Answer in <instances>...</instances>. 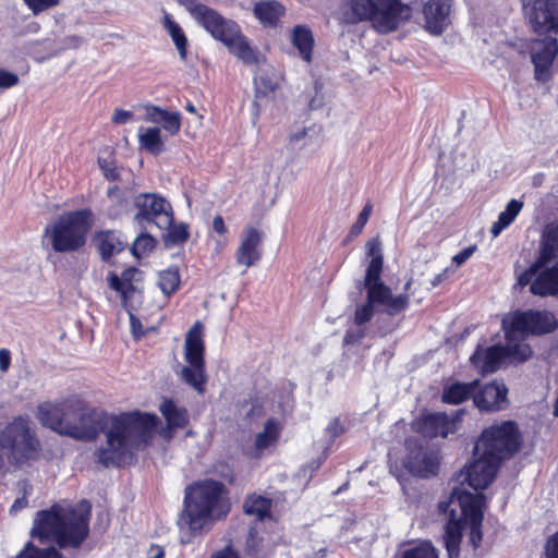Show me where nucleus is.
<instances>
[{
  "mask_svg": "<svg viewBox=\"0 0 558 558\" xmlns=\"http://www.w3.org/2000/svg\"><path fill=\"white\" fill-rule=\"evenodd\" d=\"M73 408L80 417L76 425L64 428L63 436L75 440L95 441L106 436V446L95 451L96 462L104 468H122L135 460V451L144 448L153 438L160 418L155 413L138 410L110 415L105 410L76 403Z\"/></svg>",
  "mask_w": 558,
  "mask_h": 558,
  "instance_id": "1",
  "label": "nucleus"
},
{
  "mask_svg": "<svg viewBox=\"0 0 558 558\" xmlns=\"http://www.w3.org/2000/svg\"><path fill=\"white\" fill-rule=\"evenodd\" d=\"M473 456L478 457L452 478L459 485L452 487L447 500L439 501L438 512L446 514L449 507L457 504L463 513L465 526L470 527L469 543L473 549H477L483 539L485 505V495L481 490L488 487V427L482 429L474 446Z\"/></svg>",
  "mask_w": 558,
  "mask_h": 558,
  "instance_id": "2",
  "label": "nucleus"
},
{
  "mask_svg": "<svg viewBox=\"0 0 558 558\" xmlns=\"http://www.w3.org/2000/svg\"><path fill=\"white\" fill-rule=\"evenodd\" d=\"M232 509L229 489L215 478L197 480L184 489L178 525L192 537L203 536L220 521H225Z\"/></svg>",
  "mask_w": 558,
  "mask_h": 558,
  "instance_id": "3",
  "label": "nucleus"
},
{
  "mask_svg": "<svg viewBox=\"0 0 558 558\" xmlns=\"http://www.w3.org/2000/svg\"><path fill=\"white\" fill-rule=\"evenodd\" d=\"M92 505L83 499L76 506L52 504L35 513L32 538L45 544L54 541L61 548H78L89 535Z\"/></svg>",
  "mask_w": 558,
  "mask_h": 558,
  "instance_id": "4",
  "label": "nucleus"
},
{
  "mask_svg": "<svg viewBox=\"0 0 558 558\" xmlns=\"http://www.w3.org/2000/svg\"><path fill=\"white\" fill-rule=\"evenodd\" d=\"M178 2L186 9L198 25L214 39L222 43L230 53L243 63L252 65L259 62L258 50L250 45L235 21L225 17L217 10L197 0H178Z\"/></svg>",
  "mask_w": 558,
  "mask_h": 558,
  "instance_id": "5",
  "label": "nucleus"
},
{
  "mask_svg": "<svg viewBox=\"0 0 558 558\" xmlns=\"http://www.w3.org/2000/svg\"><path fill=\"white\" fill-rule=\"evenodd\" d=\"M41 442L27 415H17L0 430V470L5 457L13 466L21 468L41 458Z\"/></svg>",
  "mask_w": 558,
  "mask_h": 558,
  "instance_id": "6",
  "label": "nucleus"
},
{
  "mask_svg": "<svg viewBox=\"0 0 558 558\" xmlns=\"http://www.w3.org/2000/svg\"><path fill=\"white\" fill-rule=\"evenodd\" d=\"M94 223L95 215L90 208L66 211L46 227L44 238L49 240L56 253L78 252L86 245Z\"/></svg>",
  "mask_w": 558,
  "mask_h": 558,
  "instance_id": "7",
  "label": "nucleus"
},
{
  "mask_svg": "<svg viewBox=\"0 0 558 558\" xmlns=\"http://www.w3.org/2000/svg\"><path fill=\"white\" fill-rule=\"evenodd\" d=\"M348 5L353 23L368 21L381 34L395 32L412 16V8L401 0H348Z\"/></svg>",
  "mask_w": 558,
  "mask_h": 558,
  "instance_id": "8",
  "label": "nucleus"
},
{
  "mask_svg": "<svg viewBox=\"0 0 558 558\" xmlns=\"http://www.w3.org/2000/svg\"><path fill=\"white\" fill-rule=\"evenodd\" d=\"M205 350L204 325L196 320L185 336L184 360L187 365L182 367L180 378L201 396L205 393L208 381Z\"/></svg>",
  "mask_w": 558,
  "mask_h": 558,
  "instance_id": "9",
  "label": "nucleus"
},
{
  "mask_svg": "<svg viewBox=\"0 0 558 558\" xmlns=\"http://www.w3.org/2000/svg\"><path fill=\"white\" fill-rule=\"evenodd\" d=\"M366 290V302L354 311V324L363 326L368 323L375 312L376 305L386 306V313L395 316L407 311L410 306V298L407 293L392 295L391 288L386 283L364 282Z\"/></svg>",
  "mask_w": 558,
  "mask_h": 558,
  "instance_id": "10",
  "label": "nucleus"
},
{
  "mask_svg": "<svg viewBox=\"0 0 558 558\" xmlns=\"http://www.w3.org/2000/svg\"><path fill=\"white\" fill-rule=\"evenodd\" d=\"M506 338L511 340L514 335L521 338L527 336H543L554 332L558 328L556 316L546 310H527L515 312L509 323L504 319Z\"/></svg>",
  "mask_w": 558,
  "mask_h": 558,
  "instance_id": "11",
  "label": "nucleus"
},
{
  "mask_svg": "<svg viewBox=\"0 0 558 558\" xmlns=\"http://www.w3.org/2000/svg\"><path fill=\"white\" fill-rule=\"evenodd\" d=\"M84 403L78 396H70L58 403L45 402L38 405L37 416L43 426L63 436L64 428L76 425L80 414L73 409Z\"/></svg>",
  "mask_w": 558,
  "mask_h": 558,
  "instance_id": "12",
  "label": "nucleus"
},
{
  "mask_svg": "<svg viewBox=\"0 0 558 558\" xmlns=\"http://www.w3.org/2000/svg\"><path fill=\"white\" fill-rule=\"evenodd\" d=\"M137 209L134 220L143 225L154 222L160 229L173 222V211L170 203L157 193H140L133 202Z\"/></svg>",
  "mask_w": 558,
  "mask_h": 558,
  "instance_id": "13",
  "label": "nucleus"
},
{
  "mask_svg": "<svg viewBox=\"0 0 558 558\" xmlns=\"http://www.w3.org/2000/svg\"><path fill=\"white\" fill-rule=\"evenodd\" d=\"M547 265L537 259L525 269L518 278V283L522 287L530 284V291L538 296H555L558 299V262L551 267L539 270Z\"/></svg>",
  "mask_w": 558,
  "mask_h": 558,
  "instance_id": "14",
  "label": "nucleus"
},
{
  "mask_svg": "<svg viewBox=\"0 0 558 558\" xmlns=\"http://www.w3.org/2000/svg\"><path fill=\"white\" fill-rule=\"evenodd\" d=\"M523 9L533 33L558 34V0H523Z\"/></svg>",
  "mask_w": 558,
  "mask_h": 558,
  "instance_id": "15",
  "label": "nucleus"
},
{
  "mask_svg": "<svg viewBox=\"0 0 558 558\" xmlns=\"http://www.w3.org/2000/svg\"><path fill=\"white\" fill-rule=\"evenodd\" d=\"M463 413V410H458L449 416L445 412H423L412 422V429L424 438H446L458 429Z\"/></svg>",
  "mask_w": 558,
  "mask_h": 558,
  "instance_id": "16",
  "label": "nucleus"
},
{
  "mask_svg": "<svg viewBox=\"0 0 558 558\" xmlns=\"http://www.w3.org/2000/svg\"><path fill=\"white\" fill-rule=\"evenodd\" d=\"M137 271V268L129 267L121 272V276H118L116 272H110L108 275V284L110 289L120 294L121 304L130 315L132 332L135 337L138 338L144 336L145 332L143 330V325L140 318L133 314V298L137 293L133 281Z\"/></svg>",
  "mask_w": 558,
  "mask_h": 558,
  "instance_id": "17",
  "label": "nucleus"
},
{
  "mask_svg": "<svg viewBox=\"0 0 558 558\" xmlns=\"http://www.w3.org/2000/svg\"><path fill=\"white\" fill-rule=\"evenodd\" d=\"M544 38H534L530 43L531 61L534 65V78L541 83L551 80V68L558 56V40L549 35Z\"/></svg>",
  "mask_w": 558,
  "mask_h": 558,
  "instance_id": "18",
  "label": "nucleus"
},
{
  "mask_svg": "<svg viewBox=\"0 0 558 558\" xmlns=\"http://www.w3.org/2000/svg\"><path fill=\"white\" fill-rule=\"evenodd\" d=\"M523 441V434L515 421L490 425V449L504 458H513L521 450Z\"/></svg>",
  "mask_w": 558,
  "mask_h": 558,
  "instance_id": "19",
  "label": "nucleus"
},
{
  "mask_svg": "<svg viewBox=\"0 0 558 558\" xmlns=\"http://www.w3.org/2000/svg\"><path fill=\"white\" fill-rule=\"evenodd\" d=\"M410 474L420 478H429L438 475L440 469L439 454L424 446L409 448L403 462Z\"/></svg>",
  "mask_w": 558,
  "mask_h": 558,
  "instance_id": "20",
  "label": "nucleus"
},
{
  "mask_svg": "<svg viewBox=\"0 0 558 558\" xmlns=\"http://www.w3.org/2000/svg\"><path fill=\"white\" fill-rule=\"evenodd\" d=\"M518 335L508 340L506 345H490V373L510 364H521L532 356V348L527 343H511Z\"/></svg>",
  "mask_w": 558,
  "mask_h": 558,
  "instance_id": "21",
  "label": "nucleus"
},
{
  "mask_svg": "<svg viewBox=\"0 0 558 558\" xmlns=\"http://www.w3.org/2000/svg\"><path fill=\"white\" fill-rule=\"evenodd\" d=\"M235 262L246 269L256 265L263 257V232L253 226H247L234 254Z\"/></svg>",
  "mask_w": 558,
  "mask_h": 558,
  "instance_id": "22",
  "label": "nucleus"
},
{
  "mask_svg": "<svg viewBox=\"0 0 558 558\" xmlns=\"http://www.w3.org/2000/svg\"><path fill=\"white\" fill-rule=\"evenodd\" d=\"M451 0H428L423 5L425 29L432 35H441L450 24Z\"/></svg>",
  "mask_w": 558,
  "mask_h": 558,
  "instance_id": "23",
  "label": "nucleus"
},
{
  "mask_svg": "<svg viewBox=\"0 0 558 558\" xmlns=\"http://www.w3.org/2000/svg\"><path fill=\"white\" fill-rule=\"evenodd\" d=\"M447 513L449 518L444 526L442 544L448 558H460L461 543L465 530L463 513L460 511V515H458L456 509L450 507Z\"/></svg>",
  "mask_w": 558,
  "mask_h": 558,
  "instance_id": "24",
  "label": "nucleus"
},
{
  "mask_svg": "<svg viewBox=\"0 0 558 558\" xmlns=\"http://www.w3.org/2000/svg\"><path fill=\"white\" fill-rule=\"evenodd\" d=\"M286 12V7L277 0H259L253 7L254 16L264 27L269 28L278 27Z\"/></svg>",
  "mask_w": 558,
  "mask_h": 558,
  "instance_id": "25",
  "label": "nucleus"
},
{
  "mask_svg": "<svg viewBox=\"0 0 558 558\" xmlns=\"http://www.w3.org/2000/svg\"><path fill=\"white\" fill-rule=\"evenodd\" d=\"M94 243L101 259L106 262L123 252L128 246V242L122 240L120 234L114 230H101L96 232Z\"/></svg>",
  "mask_w": 558,
  "mask_h": 558,
  "instance_id": "26",
  "label": "nucleus"
},
{
  "mask_svg": "<svg viewBox=\"0 0 558 558\" xmlns=\"http://www.w3.org/2000/svg\"><path fill=\"white\" fill-rule=\"evenodd\" d=\"M366 253L371 260L366 267L364 282L385 283L381 279L384 269V256L379 238H373L366 243Z\"/></svg>",
  "mask_w": 558,
  "mask_h": 558,
  "instance_id": "27",
  "label": "nucleus"
},
{
  "mask_svg": "<svg viewBox=\"0 0 558 558\" xmlns=\"http://www.w3.org/2000/svg\"><path fill=\"white\" fill-rule=\"evenodd\" d=\"M159 411L168 429H183L190 424V414L185 407H178L171 398H163Z\"/></svg>",
  "mask_w": 558,
  "mask_h": 558,
  "instance_id": "28",
  "label": "nucleus"
},
{
  "mask_svg": "<svg viewBox=\"0 0 558 558\" xmlns=\"http://www.w3.org/2000/svg\"><path fill=\"white\" fill-rule=\"evenodd\" d=\"M282 426L274 417L268 418L262 432L255 436L254 440V458H260L263 451L271 446H275L281 435Z\"/></svg>",
  "mask_w": 558,
  "mask_h": 558,
  "instance_id": "29",
  "label": "nucleus"
},
{
  "mask_svg": "<svg viewBox=\"0 0 558 558\" xmlns=\"http://www.w3.org/2000/svg\"><path fill=\"white\" fill-rule=\"evenodd\" d=\"M272 500L256 493L248 494L243 501V512L246 515H253L258 521H264L270 517Z\"/></svg>",
  "mask_w": 558,
  "mask_h": 558,
  "instance_id": "30",
  "label": "nucleus"
},
{
  "mask_svg": "<svg viewBox=\"0 0 558 558\" xmlns=\"http://www.w3.org/2000/svg\"><path fill=\"white\" fill-rule=\"evenodd\" d=\"M291 41L293 47L299 50L302 59L306 62H311L315 45L312 31L304 25L294 26L292 29Z\"/></svg>",
  "mask_w": 558,
  "mask_h": 558,
  "instance_id": "31",
  "label": "nucleus"
},
{
  "mask_svg": "<svg viewBox=\"0 0 558 558\" xmlns=\"http://www.w3.org/2000/svg\"><path fill=\"white\" fill-rule=\"evenodd\" d=\"M477 386L478 380L471 383H453L444 388L441 400L447 404H460L471 398Z\"/></svg>",
  "mask_w": 558,
  "mask_h": 558,
  "instance_id": "32",
  "label": "nucleus"
},
{
  "mask_svg": "<svg viewBox=\"0 0 558 558\" xmlns=\"http://www.w3.org/2000/svg\"><path fill=\"white\" fill-rule=\"evenodd\" d=\"M395 558H440V555L430 539H417L409 542V547L400 550Z\"/></svg>",
  "mask_w": 558,
  "mask_h": 558,
  "instance_id": "33",
  "label": "nucleus"
},
{
  "mask_svg": "<svg viewBox=\"0 0 558 558\" xmlns=\"http://www.w3.org/2000/svg\"><path fill=\"white\" fill-rule=\"evenodd\" d=\"M162 26L171 37L173 44L175 45L180 58L182 60H185L187 57L189 41L184 31L167 12L162 17Z\"/></svg>",
  "mask_w": 558,
  "mask_h": 558,
  "instance_id": "34",
  "label": "nucleus"
},
{
  "mask_svg": "<svg viewBox=\"0 0 558 558\" xmlns=\"http://www.w3.org/2000/svg\"><path fill=\"white\" fill-rule=\"evenodd\" d=\"M279 87L278 82L269 73H262L254 77V102L253 107L256 109V114L260 110L259 100L270 97Z\"/></svg>",
  "mask_w": 558,
  "mask_h": 558,
  "instance_id": "35",
  "label": "nucleus"
},
{
  "mask_svg": "<svg viewBox=\"0 0 558 558\" xmlns=\"http://www.w3.org/2000/svg\"><path fill=\"white\" fill-rule=\"evenodd\" d=\"M538 257L546 264L558 258V225L548 226L544 231Z\"/></svg>",
  "mask_w": 558,
  "mask_h": 558,
  "instance_id": "36",
  "label": "nucleus"
},
{
  "mask_svg": "<svg viewBox=\"0 0 558 558\" xmlns=\"http://www.w3.org/2000/svg\"><path fill=\"white\" fill-rule=\"evenodd\" d=\"M523 207V203L517 199H511L504 211L498 216V220L494 222L490 228V232L494 236H497L504 229L509 227L515 217L519 215Z\"/></svg>",
  "mask_w": 558,
  "mask_h": 558,
  "instance_id": "37",
  "label": "nucleus"
},
{
  "mask_svg": "<svg viewBox=\"0 0 558 558\" xmlns=\"http://www.w3.org/2000/svg\"><path fill=\"white\" fill-rule=\"evenodd\" d=\"M140 145L155 156L162 153L165 150V143L161 140L160 130L158 128H148L144 133L140 134Z\"/></svg>",
  "mask_w": 558,
  "mask_h": 558,
  "instance_id": "38",
  "label": "nucleus"
},
{
  "mask_svg": "<svg viewBox=\"0 0 558 558\" xmlns=\"http://www.w3.org/2000/svg\"><path fill=\"white\" fill-rule=\"evenodd\" d=\"M181 283V277L178 267L172 266L159 272L158 286L163 294L171 295L175 293Z\"/></svg>",
  "mask_w": 558,
  "mask_h": 558,
  "instance_id": "39",
  "label": "nucleus"
},
{
  "mask_svg": "<svg viewBox=\"0 0 558 558\" xmlns=\"http://www.w3.org/2000/svg\"><path fill=\"white\" fill-rule=\"evenodd\" d=\"M16 558H62V554L53 546L39 548L29 541L16 555Z\"/></svg>",
  "mask_w": 558,
  "mask_h": 558,
  "instance_id": "40",
  "label": "nucleus"
},
{
  "mask_svg": "<svg viewBox=\"0 0 558 558\" xmlns=\"http://www.w3.org/2000/svg\"><path fill=\"white\" fill-rule=\"evenodd\" d=\"M495 391L494 400L490 401V412L506 410L510 402L508 400V388L502 380H490V391Z\"/></svg>",
  "mask_w": 558,
  "mask_h": 558,
  "instance_id": "41",
  "label": "nucleus"
},
{
  "mask_svg": "<svg viewBox=\"0 0 558 558\" xmlns=\"http://www.w3.org/2000/svg\"><path fill=\"white\" fill-rule=\"evenodd\" d=\"M157 245L156 239L146 232L138 234L131 246V253L137 258L149 255Z\"/></svg>",
  "mask_w": 558,
  "mask_h": 558,
  "instance_id": "42",
  "label": "nucleus"
},
{
  "mask_svg": "<svg viewBox=\"0 0 558 558\" xmlns=\"http://www.w3.org/2000/svg\"><path fill=\"white\" fill-rule=\"evenodd\" d=\"M165 229H168V227H163ZM190 238V231H189V226L186 223H179V225H173V222L171 223V226H169V231H168V240L172 243V244H183L185 243Z\"/></svg>",
  "mask_w": 558,
  "mask_h": 558,
  "instance_id": "43",
  "label": "nucleus"
},
{
  "mask_svg": "<svg viewBox=\"0 0 558 558\" xmlns=\"http://www.w3.org/2000/svg\"><path fill=\"white\" fill-rule=\"evenodd\" d=\"M470 361L481 371L482 375H486L488 373V347L478 344Z\"/></svg>",
  "mask_w": 558,
  "mask_h": 558,
  "instance_id": "44",
  "label": "nucleus"
},
{
  "mask_svg": "<svg viewBox=\"0 0 558 558\" xmlns=\"http://www.w3.org/2000/svg\"><path fill=\"white\" fill-rule=\"evenodd\" d=\"M213 230L216 232L219 236L226 238V234L228 233V228L225 223L223 217L221 215H216L213 219ZM227 245V239L223 240H217V247L216 251L219 253L221 252Z\"/></svg>",
  "mask_w": 558,
  "mask_h": 558,
  "instance_id": "45",
  "label": "nucleus"
},
{
  "mask_svg": "<svg viewBox=\"0 0 558 558\" xmlns=\"http://www.w3.org/2000/svg\"><path fill=\"white\" fill-rule=\"evenodd\" d=\"M372 208H373V206L369 203H367L363 207V209L361 210V213L357 216L356 221L353 223V226L350 229L351 235L356 236L362 232L363 228L365 227V225L367 223V221L369 219Z\"/></svg>",
  "mask_w": 558,
  "mask_h": 558,
  "instance_id": "46",
  "label": "nucleus"
},
{
  "mask_svg": "<svg viewBox=\"0 0 558 558\" xmlns=\"http://www.w3.org/2000/svg\"><path fill=\"white\" fill-rule=\"evenodd\" d=\"M160 123L162 124L163 129L171 134H178L181 129V116L179 112L167 111V114L163 117Z\"/></svg>",
  "mask_w": 558,
  "mask_h": 558,
  "instance_id": "47",
  "label": "nucleus"
},
{
  "mask_svg": "<svg viewBox=\"0 0 558 558\" xmlns=\"http://www.w3.org/2000/svg\"><path fill=\"white\" fill-rule=\"evenodd\" d=\"M98 165L107 180L119 181L121 179L120 171L114 165V161L99 158Z\"/></svg>",
  "mask_w": 558,
  "mask_h": 558,
  "instance_id": "48",
  "label": "nucleus"
},
{
  "mask_svg": "<svg viewBox=\"0 0 558 558\" xmlns=\"http://www.w3.org/2000/svg\"><path fill=\"white\" fill-rule=\"evenodd\" d=\"M260 538H258V532L256 527L251 526L246 539H245V551L247 555L253 556L256 555L259 550Z\"/></svg>",
  "mask_w": 558,
  "mask_h": 558,
  "instance_id": "49",
  "label": "nucleus"
},
{
  "mask_svg": "<svg viewBox=\"0 0 558 558\" xmlns=\"http://www.w3.org/2000/svg\"><path fill=\"white\" fill-rule=\"evenodd\" d=\"M107 196L120 208H125L129 204V197L126 196L125 191H123L119 185L109 187Z\"/></svg>",
  "mask_w": 558,
  "mask_h": 558,
  "instance_id": "50",
  "label": "nucleus"
},
{
  "mask_svg": "<svg viewBox=\"0 0 558 558\" xmlns=\"http://www.w3.org/2000/svg\"><path fill=\"white\" fill-rule=\"evenodd\" d=\"M27 8L35 14H39L50 8L56 7L59 0H23Z\"/></svg>",
  "mask_w": 558,
  "mask_h": 558,
  "instance_id": "51",
  "label": "nucleus"
},
{
  "mask_svg": "<svg viewBox=\"0 0 558 558\" xmlns=\"http://www.w3.org/2000/svg\"><path fill=\"white\" fill-rule=\"evenodd\" d=\"M545 558H558V530L549 535L544 545Z\"/></svg>",
  "mask_w": 558,
  "mask_h": 558,
  "instance_id": "52",
  "label": "nucleus"
},
{
  "mask_svg": "<svg viewBox=\"0 0 558 558\" xmlns=\"http://www.w3.org/2000/svg\"><path fill=\"white\" fill-rule=\"evenodd\" d=\"M19 82L20 78L17 74L4 69H0V88H11L17 85Z\"/></svg>",
  "mask_w": 558,
  "mask_h": 558,
  "instance_id": "53",
  "label": "nucleus"
},
{
  "mask_svg": "<svg viewBox=\"0 0 558 558\" xmlns=\"http://www.w3.org/2000/svg\"><path fill=\"white\" fill-rule=\"evenodd\" d=\"M209 558H241V555L234 546L229 543L222 548L214 551Z\"/></svg>",
  "mask_w": 558,
  "mask_h": 558,
  "instance_id": "54",
  "label": "nucleus"
},
{
  "mask_svg": "<svg viewBox=\"0 0 558 558\" xmlns=\"http://www.w3.org/2000/svg\"><path fill=\"white\" fill-rule=\"evenodd\" d=\"M166 109H162L155 105H149L146 107V114L149 121L154 123H160L163 117L167 114Z\"/></svg>",
  "mask_w": 558,
  "mask_h": 558,
  "instance_id": "55",
  "label": "nucleus"
},
{
  "mask_svg": "<svg viewBox=\"0 0 558 558\" xmlns=\"http://www.w3.org/2000/svg\"><path fill=\"white\" fill-rule=\"evenodd\" d=\"M507 460L508 459L490 449V484L495 481L500 464Z\"/></svg>",
  "mask_w": 558,
  "mask_h": 558,
  "instance_id": "56",
  "label": "nucleus"
},
{
  "mask_svg": "<svg viewBox=\"0 0 558 558\" xmlns=\"http://www.w3.org/2000/svg\"><path fill=\"white\" fill-rule=\"evenodd\" d=\"M327 433L331 438H337L345 433V426L339 417H335L327 426Z\"/></svg>",
  "mask_w": 558,
  "mask_h": 558,
  "instance_id": "57",
  "label": "nucleus"
},
{
  "mask_svg": "<svg viewBox=\"0 0 558 558\" xmlns=\"http://www.w3.org/2000/svg\"><path fill=\"white\" fill-rule=\"evenodd\" d=\"M476 245H470L462 251H460L458 254H456L452 257V263H454L457 266H461L464 264L475 252Z\"/></svg>",
  "mask_w": 558,
  "mask_h": 558,
  "instance_id": "58",
  "label": "nucleus"
},
{
  "mask_svg": "<svg viewBox=\"0 0 558 558\" xmlns=\"http://www.w3.org/2000/svg\"><path fill=\"white\" fill-rule=\"evenodd\" d=\"M453 274V270L449 267H446L441 272L434 276V278L430 280V284L433 288L438 287L440 283L447 281L451 275Z\"/></svg>",
  "mask_w": 558,
  "mask_h": 558,
  "instance_id": "59",
  "label": "nucleus"
},
{
  "mask_svg": "<svg viewBox=\"0 0 558 558\" xmlns=\"http://www.w3.org/2000/svg\"><path fill=\"white\" fill-rule=\"evenodd\" d=\"M363 330H348L344 335V344H354L360 342L364 338Z\"/></svg>",
  "mask_w": 558,
  "mask_h": 558,
  "instance_id": "60",
  "label": "nucleus"
},
{
  "mask_svg": "<svg viewBox=\"0 0 558 558\" xmlns=\"http://www.w3.org/2000/svg\"><path fill=\"white\" fill-rule=\"evenodd\" d=\"M11 365V352L9 349H0V371L2 373L8 372Z\"/></svg>",
  "mask_w": 558,
  "mask_h": 558,
  "instance_id": "61",
  "label": "nucleus"
},
{
  "mask_svg": "<svg viewBox=\"0 0 558 558\" xmlns=\"http://www.w3.org/2000/svg\"><path fill=\"white\" fill-rule=\"evenodd\" d=\"M473 398L474 404L481 410V411H488V399H486V396L483 391L475 393L471 396Z\"/></svg>",
  "mask_w": 558,
  "mask_h": 558,
  "instance_id": "62",
  "label": "nucleus"
},
{
  "mask_svg": "<svg viewBox=\"0 0 558 558\" xmlns=\"http://www.w3.org/2000/svg\"><path fill=\"white\" fill-rule=\"evenodd\" d=\"M132 118L130 111L123 109H116L112 116V121L118 124H124Z\"/></svg>",
  "mask_w": 558,
  "mask_h": 558,
  "instance_id": "63",
  "label": "nucleus"
},
{
  "mask_svg": "<svg viewBox=\"0 0 558 558\" xmlns=\"http://www.w3.org/2000/svg\"><path fill=\"white\" fill-rule=\"evenodd\" d=\"M149 557L148 558H165L166 551L162 546L158 544H151L149 547Z\"/></svg>",
  "mask_w": 558,
  "mask_h": 558,
  "instance_id": "64",
  "label": "nucleus"
}]
</instances>
